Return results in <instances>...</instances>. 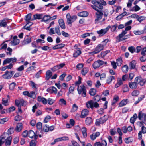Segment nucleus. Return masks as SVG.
Masks as SVG:
<instances>
[{
  "instance_id": "nucleus-22",
  "label": "nucleus",
  "mask_w": 146,
  "mask_h": 146,
  "mask_svg": "<svg viewBox=\"0 0 146 146\" xmlns=\"http://www.w3.org/2000/svg\"><path fill=\"white\" fill-rule=\"evenodd\" d=\"M8 21L7 19H4L3 20L0 21V26L1 27H5Z\"/></svg>"
},
{
  "instance_id": "nucleus-33",
  "label": "nucleus",
  "mask_w": 146,
  "mask_h": 146,
  "mask_svg": "<svg viewBox=\"0 0 146 146\" xmlns=\"http://www.w3.org/2000/svg\"><path fill=\"white\" fill-rule=\"evenodd\" d=\"M127 103V100H123L120 102L119 104V106L120 107H122L126 105Z\"/></svg>"
},
{
  "instance_id": "nucleus-40",
  "label": "nucleus",
  "mask_w": 146,
  "mask_h": 146,
  "mask_svg": "<svg viewBox=\"0 0 146 146\" xmlns=\"http://www.w3.org/2000/svg\"><path fill=\"white\" fill-rule=\"evenodd\" d=\"M88 71V68H84L82 70L81 73V74L83 75H85L86 74Z\"/></svg>"
},
{
  "instance_id": "nucleus-27",
  "label": "nucleus",
  "mask_w": 146,
  "mask_h": 146,
  "mask_svg": "<svg viewBox=\"0 0 146 146\" xmlns=\"http://www.w3.org/2000/svg\"><path fill=\"white\" fill-rule=\"evenodd\" d=\"M52 75V72L50 70H48L46 73V78L47 80H49Z\"/></svg>"
},
{
  "instance_id": "nucleus-8",
  "label": "nucleus",
  "mask_w": 146,
  "mask_h": 146,
  "mask_svg": "<svg viewBox=\"0 0 146 146\" xmlns=\"http://www.w3.org/2000/svg\"><path fill=\"white\" fill-rule=\"evenodd\" d=\"M14 73V72L11 71L9 72L6 71L5 73L2 76V77L5 79H8L11 78L13 76V74Z\"/></svg>"
},
{
  "instance_id": "nucleus-15",
  "label": "nucleus",
  "mask_w": 146,
  "mask_h": 146,
  "mask_svg": "<svg viewBox=\"0 0 146 146\" xmlns=\"http://www.w3.org/2000/svg\"><path fill=\"white\" fill-rule=\"evenodd\" d=\"M100 134L99 132H97L95 133H94L90 135V138L92 140H94L96 138L98 137Z\"/></svg>"
},
{
  "instance_id": "nucleus-17",
  "label": "nucleus",
  "mask_w": 146,
  "mask_h": 146,
  "mask_svg": "<svg viewBox=\"0 0 146 146\" xmlns=\"http://www.w3.org/2000/svg\"><path fill=\"white\" fill-rule=\"evenodd\" d=\"M105 119H96L95 124L97 126H99L100 124H102L106 121Z\"/></svg>"
},
{
  "instance_id": "nucleus-36",
  "label": "nucleus",
  "mask_w": 146,
  "mask_h": 146,
  "mask_svg": "<svg viewBox=\"0 0 146 146\" xmlns=\"http://www.w3.org/2000/svg\"><path fill=\"white\" fill-rule=\"evenodd\" d=\"M136 62L135 61H132L130 63L129 66L130 68L131 69H134L135 66Z\"/></svg>"
},
{
  "instance_id": "nucleus-4",
  "label": "nucleus",
  "mask_w": 146,
  "mask_h": 146,
  "mask_svg": "<svg viewBox=\"0 0 146 146\" xmlns=\"http://www.w3.org/2000/svg\"><path fill=\"white\" fill-rule=\"evenodd\" d=\"M77 91L79 94H82V96L85 97L86 96V88L84 85L78 86Z\"/></svg>"
},
{
  "instance_id": "nucleus-5",
  "label": "nucleus",
  "mask_w": 146,
  "mask_h": 146,
  "mask_svg": "<svg viewBox=\"0 0 146 146\" xmlns=\"http://www.w3.org/2000/svg\"><path fill=\"white\" fill-rule=\"evenodd\" d=\"M67 23L68 24H71L72 22L74 21L77 19V16L76 15L71 16L70 13H67L66 15Z\"/></svg>"
},
{
  "instance_id": "nucleus-53",
  "label": "nucleus",
  "mask_w": 146,
  "mask_h": 146,
  "mask_svg": "<svg viewBox=\"0 0 146 146\" xmlns=\"http://www.w3.org/2000/svg\"><path fill=\"white\" fill-rule=\"evenodd\" d=\"M1 46L0 50H5L7 47V44L3 43L1 45Z\"/></svg>"
},
{
  "instance_id": "nucleus-7",
  "label": "nucleus",
  "mask_w": 146,
  "mask_h": 146,
  "mask_svg": "<svg viewBox=\"0 0 146 146\" xmlns=\"http://www.w3.org/2000/svg\"><path fill=\"white\" fill-rule=\"evenodd\" d=\"M127 33L126 31H123L118 36L119 41L124 40L129 37V35H125Z\"/></svg>"
},
{
  "instance_id": "nucleus-18",
  "label": "nucleus",
  "mask_w": 146,
  "mask_h": 146,
  "mask_svg": "<svg viewBox=\"0 0 146 146\" xmlns=\"http://www.w3.org/2000/svg\"><path fill=\"white\" fill-rule=\"evenodd\" d=\"M89 111L88 110L86 109H84L82 111L81 117L82 118H84L88 114Z\"/></svg>"
},
{
  "instance_id": "nucleus-14",
  "label": "nucleus",
  "mask_w": 146,
  "mask_h": 146,
  "mask_svg": "<svg viewBox=\"0 0 146 146\" xmlns=\"http://www.w3.org/2000/svg\"><path fill=\"white\" fill-rule=\"evenodd\" d=\"M25 101L23 99L16 100L15 103L16 105L18 107L24 105Z\"/></svg>"
},
{
  "instance_id": "nucleus-49",
  "label": "nucleus",
  "mask_w": 146,
  "mask_h": 146,
  "mask_svg": "<svg viewBox=\"0 0 146 146\" xmlns=\"http://www.w3.org/2000/svg\"><path fill=\"white\" fill-rule=\"evenodd\" d=\"M16 85V84L15 82H12L10 84L9 86V88L10 90H13Z\"/></svg>"
},
{
  "instance_id": "nucleus-30",
  "label": "nucleus",
  "mask_w": 146,
  "mask_h": 146,
  "mask_svg": "<svg viewBox=\"0 0 146 146\" xmlns=\"http://www.w3.org/2000/svg\"><path fill=\"white\" fill-rule=\"evenodd\" d=\"M30 85L31 86L32 88L35 90H36L37 89V85L36 84H35L32 81H31L30 82Z\"/></svg>"
},
{
  "instance_id": "nucleus-45",
  "label": "nucleus",
  "mask_w": 146,
  "mask_h": 146,
  "mask_svg": "<svg viewBox=\"0 0 146 146\" xmlns=\"http://www.w3.org/2000/svg\"><path fill=\"white\" fill-rule=\"evenodd\" d=\"M50 17L49 15H46L44 16L43 18L41 21H47L48 20H50Z\"/></svg>"
},
{
  "instance_id": "nucleus-42",
  "label": "nucleus",
  "mask_w": 146,
  "mask_h": 146,
  "mask_svg": "<svg viewBox=\"0 0 146 146\" xmlns=\"http://www.w3.org/2000/svg\"><path fill=\"white\" fill-rule=\"evenodd\" d=\"M134 33L137 35H141L144 33V31L143 30H135L134 31Z\"/></svg>"
},
{
  "instance_id": "nucleus-61",
  "label": "nucleus",
  "mask_w": 146,
  "mask_h": 146,
  "mask_svg": "<svg viewBox=\"0 0 146 146\" xmlns=\"http://www.w3.org/2000/svg\"><path fill=\"white\" fill-rule=\"evenodd\" d=\"M129 91V88L127 85H124L123 87V92H126Z\"/></svg>"
},
{
  "instance_id": "nucleus-38",
  "label": "nucleus",
  "mask_w": 146,
  "mask_h": 146,
  "mask_svg": "<svg viewBox=\"0 0 146 146\" xmlns=\"http://www.w3.org/2000/svg\"><path fill=\"white\" fill-rule=\"evenodd\" d=\"M81 53V51L79 50H77L76 52L73 54V57H77L79 56Z\"/></svg>"
},
{
  "instance_id": "nucleus-41",
  "label": "nucleus",
  "mask_w": 146,
  "mask_h": 146,
  "mask_svg": "<svg viewBox=\"0 0 146 146\" xmlns=\"http://www.w3.org/2000/svg\"><path fill=\"white\" fill-rule=\"evenodd\" d=\"M139 94V92L138 90H134L131 93L132 95L133 96H137Z\"/></svg>"
},
{
  "instance_id": "nucleus-11",
  "label": "nucleus",
  "mask_w": 146,
  "mask_h": 146,
  "mask_svg": "<svg viewBox=\"0 0 146 146\" xmlns=\"http://www.w3.org/2000/svg\"><path fill=\"white\" fill-rule=\"evenodd\" d=\"M135 81L137 84H139L141 86H143L144 84V81L140 77H137L135 79Z\"/></svg>"
},
{
  "instance_id": "nucleus-26",
  "label": "nucleus",
  "mask_w": 146,
  "mask_h": 146,
  "mask_svg": "<svg viewBox=\"0 0 146 146\" xmlns=\"http://www.w3.org/2000/svg\"><path fill=\"white\" fill-rule=\"evenodd\" d=\"M11 137H9L5 140V144L6 146H9L11 143Z\"/></svg>"
},
{
  "instance_id": "nucleus-10",
  "label": "nucleus",
  "mask_w": 146,
  "mask_h": 146,
  "mask_svg": "<svg viewBox=\"0 0 146 146\" xmlns=\"http://www.w3.org/2000/svg\"><path fill=\"white\" fill-rule=\"evenodd\" d=\"M111 26L109 25L105 29H102L98 31L97 33L98 34L101 36H103L106 34L110 28Z\"/></svg>"
},
{
  "instance_id": "nucleus-35",
  "label": "nucleus",
  "mask_w": 146,
  "mask_h": 146,
  "mask_svg": "<svg viewBox=\"0 0 146 146\" xmlns=\"http://www.w3.org/2000/svg\"><path fill=\"white\" fill-rule=\"evenodd\" d=\"M145 114L142 112V111L139 112L138 114L139 119L145 118Z\"/></svg>"
},
{
  "instance_id": "nucleus-43",
  "label": "nucleus",
  "mask_w": 146,
  "mask_h": 146,
  "mask_svg": "<svg viewBox=\"0 0 146 146\" xmlns=\"http://www.w3.org/2000/svg\"><path fill=\"white\" fill-rule=\"evenodd\" d=\"M122 70L123 72L126 73L127 72L128 70V66L125 65L123 66L122 68Z\"/></svg>"
},
{
  "instance_id": "nucleus-56",
  "label": "nucleus",
  "mask_w": 146,
  "mask_h": 146,
  "mask_svg": "<svg viewBox=\"0 0 146 146\" xmlns=\"http://www.w3.org/2000/svg\"><path fill=\"white\" fill-rule=\"evenodd\" d=\"M129 50L131 53L134 52L135 51V49L134 47L131 46L128 48Z\"/></svg>"
},
{
  "instance_id": "nucleus-24",
  "label": "nucleus",
  "mask_w": 146,
  "mask_h": 146,
  "mask_svg": "<svg viewBox=\"0 0 146 146\" xmlns=\"http://www.w3.org/2000/svg\"><path fill=\"white\" fill-rule=\"evenodd\" d=\"M23 127L22 124L21 123H19L17 124L16 128L15 129L16 131L17 132L20 131L22 129Z\"/></svg>"
},
{
  "instance_id": "nucleus-34",
  "label": "nucleus",
  "mask_w": 146,
  "mask_h": 146,
  "mask_svg": "<svg viewBox=\"0 0 146 146\" xmlns=\"http://www.w3.org/2000/svg\"><path fill=\"white\" fill-rule=\"evenodd\" d=\"M35 135V133L33 131L30 130L28 132V136L29 137L32 138Z\"/></svg>"
},
{
  "instance_id": "nucleus-6",
  "label": "nucleus",
  "mask_w": 146,
  "mask_h": 146,
  "mask_svg": "<svg viewBox=\"0 0 146 146\" xmlns=\"http://www.w3.org/2000/svg\"><path fill=\"white\" fill-rule=\"evenodd\" d=\"M104 48V45L103 44H100L95 48L93 51L90 52V53L93 55L98 53L103 50Z\"/></svg>"
},
{
  "instance_id": "nucleus-25",
  "label": "nucleus",
  "mask_w": 146,
  "mask_h": 146,
  "mask_svg": "<svg viewBox=\"0 0 146 146\" xmlns=\"http://www.w3.org/2000/svg\"><path fill=\"white\" fill-rule=\"evenodd\" d=\"M123 84L122 80L121 78H118L117 80V82L115 85V87L117 88L119 86Z\"/></svg>"
},
{
  "instance_id": "nucleus-31",
  "label": "nucleus",
  "mask_w": 146,
  "mask_h": 146,
  "mask_svg": "<svg viewBox=\"0 0 146 146\" xmlns=\"http://www.w3.org/2000/svg\"><path fill=\"white\" fill-rule=\"evenodd\" d=\"M146 19V17L144 16H139L138 15L137 18V20L140 23H141L143 21L145 20Z\"/></svg>"
},
{
  "instance_id": "nucleus-51",
  "label": "nucleus",
  "mask_w": 146,
  "mask_h": 146,
  "mask_svg": "<svg viewBox=\"0 0 146 146\" xmlns=\"http://www.w3.org/2000/svg\"><path fill=\"white\" fill-rule=\"evenodd\" d=\"M37 141L35 140H32L30 143V146H36Z\"/></svg>"
},
{
  "instance_id": "nucleus-57",
  "label": "nucleus",
  "mask_w": 146,
  "mask_h": 146,
  "mask_svg": "<svg viewBox=\"0 0 146 146\" xmlns=\"http://www.w3.org/2000/svg\"><path fill=\"white\" fill-rule=\"evenodd\" d=\"M36 68V67L35 66H31L28 68L27 70V72H30L31 71H33L34 70L35 68Z\"/></svg>"
},
{
  "instance_id": "nucleus-52",
  "label": "nucleus",
  "mask_w": 146,
  "mask_h": 146,
  "mask_svg": "<svg viewBox=\"0 0 146 146\" xmlns=\"http://www.w3.org/2000/svg\"><path fill=\"white\" fill-rule=\"evenodd\" d=\"M85 122L86 124L89 125L92 123L93 121L92 119H86Z\"/></svg>"
},
{
  "instance_id": "nucleus-55",
  "label": "nucleus",
  "mask_w": 146,
  "mask_h": 146,
  "mask_svg": "<svg viewBox=\"0 0 146 146\" xmlns=\"http://www.w3.org/2000/svg\"><path fill=\"white\" fill-rule=\"evenodd\" d=\"M134 0H129L128 3H127V7L129 8L131 7L132 5V2Z\"/></svg>"
},
{
  "instance_id": "nucleus-13",
  "label": "nucleus",
  "mask_w": 146,
  "mask_h": 146,
  "mask_svg": "<svg viewBox=\"0 0 146 146\" xmlns=\"http://www.w3.org/2000/svg\"><path fill=\"white\" fill-rule=\"evenodd\" d=\"M13 41L11 42V43L12 45H15L18 44L20 42V40L17 39V36H15L13 38Z\"/></svg>"
},
{
  "instance_id": "nucleus-48",
  "label": "nucleus",
  "mask_w": 146,
  "mask_h": 146,
  "mask_svg": "<svg viewBox=\"0 0 146 146\" xmlns=\"http://www.w3.org/2000/svg\"><path fill=\"white\" fill-rule=\"evenodd\" d=\"M90 94L92 96L94 95L96 93V90L94 89H90L89 91Z\"/></svg>"
},
{
  "instance_id": "nucleus-2",
  "label": "nucleus",
  "mask_w": 146,
  "mask_h": 146,
  "mask_svg": "<svg viewBox=\"0 0 146 146\" xmlns=\"http://www.w3.org/2000/svg\"><path fill=\"white\" fill-rule=\"evenodd\" d=\"M103 13L101 11H97L95 13V23L99 25H102L104 23L105 18H102Z\"/></svg>"
},
{
  "instance_id": "nucleus-1",
  "label": "nucleus",
  "mask_w": 146,
  "mask_h": 146,
  "mask_svg": "<svg viewBox=\"0 0 146 146\" xmlns=\"http://www.w3.org/2000/svg\"><path fill=\"white\" fill-rule=\"evenodd\" d=\"M103 5H106V3L103 0H98V1L93 0L92 1V5H91V7L96 11H100L99 9H102L103 8L102 5L100 2H102Z\"/></svg>"
},
{
  "instance_id": "nucleus-32",
  "label": "nucleus",
  "mask_w": 146,
  "mask_h": 146,
  "mask_svg": "<svg viewBox=\"0 0 146 146\" xmlns=\"http://www.w3.org/2000/svg\"><path fill=\"white\" fill-rule=\"evenodd\" d=\"M2 104L5 106H7L9 105L8 99L7 98H4L2 99Z\"/></svg>"
},
{
  "instance_id": "nucleus-19",
  "label": "nucleus",
  "mask_w": 146,
  "mask_h": 146,
  "mask_svg": "<svg viewBox=\"0 0 146 146\" xmlns=\"http://www.w3.org/2000/svg\"><path fill=\"white\" fill-rule=\"evenodd\" d=\"M129 85L130 88L131 89H136L137 86V84L135 82H132L129 83Z\"/></svg>"
},
{
  "instance_id": "nucleus-50",
  "label": "nucleus",
  "mask_w": 146,
  "mask_h": 146,
  "mask_svg": "<svg viewBox=\"0 0 146 146\" xmlns=\"http://www.w3.org/2000/svg\"><path fill=\"white\" fill-rule=\"evenodd\" d=\"M55 31L56 33L58 35H61V33L59 27H55Z\"/></svg>"
},
{
  "instance_id": "nucleus-28",
  "label": "nucleus",
  "mask_w": 146,
  "mask_h": 146,
  "mask_svg": "<svg viewBox=\"0 0 146 146\" xmlns=\"http://www.w3.org/2000/svg\"><path fill=\"white\" fill-rule=\"evenodd\" d=\"M64 46V44H60L53 47L54 50L60 49L63 47Z\"/></svg>"
},
{
  "instance_id": "nucleus-63",
  "label": "nucleus",
  "mask_w": 146,
  "mask_h": 146,
  "mask_svg": "<svg viewBox=\"0 0 146 146\" xmlns=\"http://www.w3.org/2000/svg\"><path fill=\"white\" fill-rule=\"evenodd\" d=\"M133 9L134 10L135 12H137L140 9V8L137 5H136L134 6L133 7Z\"/></svg>"
},
{
  "instance_id": "nucleus-21",
  "label": "nucleus",
  "mask_w": 146,
  "mask_h": 146,
  "mask_svg": "<svg viewBox=\"0 0 146 146\" xmlns=\"http://www.w3.org/2000/svg\"><path fill=\"white\" fill-rule=\"evenodd\" d=\"M58 23L61 28L63 29L65 28V26L64 20L62 19H60L59 20Z\"/></svg>"
},
{
  "instance_id": "nucleus-47",
  "label": "nucleus",
  "mask_w": 146,
  "mask_h": 146,
  "mask_svg": "<svg viewBox=\"0 0 146 146\" xmlns=\"http://www.w3.org/2000/svg\"><path fill=\"white\" fill-rule=\"evenodd\" d=\"M36 126L37 128L39 130H41L42 128V124L40 122H38L36 124Z\"/></svg>"
},
{
  "instance_id": "nucleus-54",
  "label": "nucleus",
  "mask_w": 146,
  "mask_h": 146,
  "mask_svg": "<svg viewBox=\"0 0 146 146\" xmlns=\"http://www.w3.org/2000/svg\"><path fill=\"white\" fill-rule=\"evenodd\" d=\"M10 63V62L9 58H7L4 60L3 63V65H4L5 64L8 63Z\"/></svg>"
},
{
  "instance_id": "nucleus-58",
  "label": "nucleus",
  "mask_w": 146,
  "mask_h": 146,
  "mask_svg": "<svg viewBox=\"0 0 146 146\" xmlns=\"http://www.w3.org/2000/svg\"><path fill=\"white\" fill-rule=\"evenodd\" d=\"M8 134H11L13 133L14 132V129L13 127L10 128L8 130Z\"/></svg>"
},
{
  "instance_id": "nucleus-64",
  "label": "nucleus",
  "mask_w": 146,
  "mask_h": 146,
  "mask_svg": "<svg viewBox=\"0 0 146 146\" xmlns=\"http://www.w3.org/2000/svg\"><path fill=\"white\" fill-rule=\"evenodd\" d=\"M141 54L144 56L146 54V47H145L143 48L141 52Z\"/></svg>"
},
{
  "instance_id": "nucleus-44",
  "label": "nucleus",
  "mask_w": 146,
  "mask_h": 146,
  "mask_svg": "<svg viewBox=\"0 0 146 146\" xmlns=\"http://www.w3.org/2000/svg\"><path fill=\"white\" fill-rule=\"evenodd\" d=\"M122 63V60L121 58H120L117 60V64L118 66H120Z\"/></svg>"
},
{
  "instance_id": "nucleus-62",
  "label": "nucleus",
  "mask_w": 146,
  "mask_h": 146,
  "mask_svg": "<svg viewBox=\"0 0 146 146\" xmlns=\"http://www.w3.org/2000/svg\"><path fill=\"white\" fill-rule=\"evenodd\" d=\"M109 52L108 51H106L102 52L101 54V56L102 58L104 57Z\"/></svg>"
},
{
  "instance_id": "nucleus-9",
  "label": "nucleus",
  "mask_w": 146,
  "mask_h": 146,
  "mask_svg": "<svg viewBox=\"0 0 146 146\" xmlns=\"http://www.w3.org/2000/svg\"><path fill=\"white\" fill-rule=\"evenodd\" d=\"M104 64H106V62H104L102 60H99L95 62L93 64V66L94 69H96Z\"/></svg>"
},
{
  "instance_id": "nucleus-23",
  "label": "nucleus",
  "mask_w": 146,
  "mask_h": 146,
  "mask_svg": "<svg viewBox=\"0 0 146 146\" xmlns=\"http://www.w3.org/2000/svg\"><path fill=\"white\" fill-rule=\"evenodd\" d=\"M88 15V13L86 11H84L80 12L78 13V16L82 17H86Z\"/></svg>"
},
{
  "instance_id": "nucleus-12",
  "label": "nucleus",
  "mask_w": 146,
  "mask_h": 146,
  "mask_svg": "<svg viewBox=\"0 0 146 146\" xmlns=\"http://www.w3.org/2000/svg\"><path fill=\"white\" fill-rule=\"evenodd\" d=\"M31 38L29 37L28 35H26L25 37L24 40L22 42V44L25 45L28 44L31 42Z\"/></svg>"
},
{
  "instance_id": "nucleus-46",
  "label": "nucleus",
  "mask_w": 146,
  "mask_h": 146,
  "mask_svg": "<svg viewBox=\"0 0 146 146\" xmlns=\"http://www.w3.org/2000/svg\"><path fill=\"white\" fill-rule=\"evenodd\" d=\"M31 14L29 13L26 16L25 20L27 21V23H29V21L31 19Z\"/></svg>"
},
{
  "instance_id": "nucleus-20",
  "label": "nucleus",
  "mask_w": 146,
  "mask_h": 146,
  "mask_svg": "<svg viewBox=\"0 0 146 146\" xmlns=\"http://www.w3.org/2000/svg\"><path fill=\"white\" fill-rule=\"evenodd\" d=\"M113 80H115V77L114 76H108L107 77L106 79V83L108 84H110Z\"/></svg>"
},
{
  "instance_id": "nucleus-37",
  "label": "nucleus",
  "mask_w": 146,
  "mask_h": 146,
  "mask_svg": "<svg viewBox=\"0 0 146 146\" xmlns=\"http://www.w3.org/2000/svg\"><path fill=\"white\" fill-rule=\"evenodd\" d=\"M36 96V94L35 92H31L29 93V97L33 98H35Z\"/></svg>"
},
{
  "instance_id": "nucleus-16",
  "label": "nucleus",
  "mask_w": 146,
  "mask_h": 146,
  "mask_svg": "<svg viewBox=\"0 0 146 146\" xmlns=\"http://www.w3.org/2000/svg\"><path fill=\"white\" fill-rule=\"evenodd\" d=\"M107 143L105 140H103L102 143L100 142H96L94 144V146H106Z\"/></svg>"
},
{
  "instance_id": "nucleus-3",
  "label": "nucleus",
  "mask_w": 146,
  "mask_h": 146,
  "mask_svg": "<svg viewBox=\"0 0 146 146\" xmlns=\"http://www.w3.org/2000/svg\"><path fill=\"white\" fill-rule=\"evenodd\" d=\"M86 106L88 108H92L99 107V104L97 102H94L93 100H90L87 101L86 103Z\"/></svg>"
},
{
  "instance_id": "nucleus-59",
  "label": "nucleus",
  "mask_w": 146,
  "mask_h": 146,
  "mask_svg": "<svg viewBox=\"0 0 146 146\" xmlns=\"http://www.w3.org/2000/svg\"><path fill=\"white\" fill-rule=\"evenodd\" d=\"M54 102V100L50 98H48V102L50 105L52 104Z\"/></svg>"
},
{
  "instance_id": "nucleus-29",
  "label": "nucleus",
  "mask_w": 146,
  "mask_h": 146,
  "mask_svg": "<svg viewBox=\"0 0 146 146\" xmlns=\"http://www.w3.org/2000/svg\"><path fill=\"white\" fill-rule=\"evenodd\" d=\"M42 17V15L40 14H36L33 15V19H32V20L39 19H41Z\"/></svg>"
},
{
  "instance_id": "nucleus-60",
  "label": "nucleus",
  "mask_w": 146,
  "mask_h": 146,
  "mask_svg": "<svg viewBox=\"0 0 146 146\" xmlns=\"http://www.w3.org/2000/svg\"><path fill=\"white\" fill-rule=\"evenodd\" d=\"M61 34L64 36L66 37H68L70 36L69 35L68 33L64 31H62Z\"/></svg>"
},
{
  "instance_id": "nucleus-39",
  "label": "nucleus",
  "mask_w": 146,
  "mask_h": 146,
  "mask_svg": "<svg viewBox=\"0 0 146 146\" xmlns=\"http://www.w3.org/2000/svg\"><path fill=\"white\" fill-rule=\"evenodd\" d=\"M78 108V107L77 105L75 104H73L72 107V109L71 110V112H74L76 111Z\"/></svg>"
}]
</instances>
